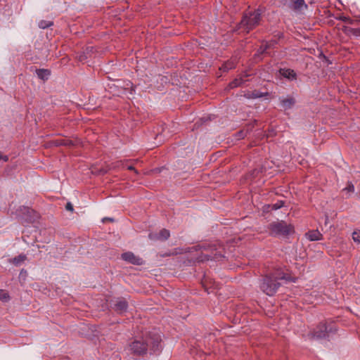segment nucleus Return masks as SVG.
<instances>
[{
	"instance_id": "f257e3e1",
	"label": "nucleus",
	"mask_w": 360,
	"mask_h": 360,
	"mask_svg": "<svg viewBox=\"0 0 360 360\" xmlns=\"http://www.w3.org/2000/svg\"><path fill=\"white\" fill-rule=\"evenodd\" d=\"M288 277L283 273L276 272L264 278L261 288L267 295H274L281 285L279 281L288 280Z\"/></svg>"
},
{
	"instance_id": "f03ea898",
	"label": "nucleus",
	"mask_w": 360,
	"mask_h": 360,
	"mask_svg": "<svg viewBox=\"0 0 360 360\" xmlns=\"http://www.w3.org/2000/svg\"><path fill=\"white\" fill-rule=\"evenodd\" d=\"M261 18L259 10L247 11L238 25V29H243L248 33L259 25Z\"/></svg>"
},
{
	"instance_id": "7ed1b4c3",
	"label": "nucleus",
	"mask_w": 360,
	"mask_h": 360,
	"mask_svg": "<svg viewBox=\"0 0 360 360\" xmlns=\"http://www.w3.org/2000/svg\"><path fill=\"white\" fill-rule=\"evenodd\" d=\"M128 350L134 355H143L148 350V342L146 340H134L129 344Z\"/></svg>"
},
{
	"instance_id": "20e7f679",
	"label": "nucleus",
	"mask_w": 360,
	"mask_h": 360,
	"mask_svg": "<svg viewBox=\"0 0 360 360\" xmlns=\"http://www.w3.org/2000/svg\"><path fill=\"white\" fill-rule=\"evenodd\" d=\"M292 226L284 221L274 222L269 225V231L274 236H285L292 231Z\"/></svg>"
},
{
	"instance_id": "39448f33",
	"label": "nucleus",
	"mask_w": 360,
	"mask_h": 360,
	"mask_svg": "<svg viewBox=\"0 0 360 360\" xmlns=\"http://www.w3.org/2000/svg\"><path fill=\"white\" fill-rule=\"evenodd\" d=\"M335 331V328L333 325L328 326L326 323H321L312 333V336L316 338H324L328 337L330 333Z\"/></svg>"
},
{
	"instance_id": "423d86ee",
	"label": "nucleus",
	"mask_w": 360,
	"mask_h": 360,
	"mask_svg": "<svg viewBox=\"0 0 360 360\" xmlns=\"http://www.w3.org/2000/svg\"><path fill=\"white\" fill-rule=\"evenodd\" d=\"M146 342H148V347L150 346L151 349L155 352L158 350H160L161 346V338L160 335L158 333H154L152 335H150L149 337H148L146 339Z\"/></svg>"
},
{
	"instance_id": "0eeeda50",
	"label": "nucleus",
	"mask_w": 360,
	"mask_h": 360,
	"mask_svg": "<svg viewBox=\"0 0 360 360\" xmlns=\"http://www.w3.org/2000/svg\"><path fill=\"white\" fill-rule=\"evenodd\" d=\"M121 258L125 262L131 264L141 265L143 264V260L141 257L135 255L131 252H127L122 254Z\"/></svg>"
},
{
	"instance_id": "6e6552de",
	"label": "nucleus",
	"mask_w": 360,
	"mask_h": 360,
	"mask_svg": "<svg viewBox=\"0 0 360 360\" xmlns=\"http://www.w3.org/2000/svg\"><path fill=\"white\" fill-rule=\"evenodd\" d=\"M170 236V233L167 229H163L158 233H150L148 237L153 240H165Z\"/></svg>"
},
{
	"instance_id": "1a4fd4ad",
	"label": "nucleus",
	"mask_w": 360,
	"mask_h": 360,
	"mask_svg": "<svg viewBox=\"0 0 360 360\" xmlns=\"http://www.w3.org/2000/svg\"><path fill=\"white\" fill-rule=\"evenodd\" d=\"M281 106L284 110H289L292 108L295 101L292 97L282 98L280 99Z\"/></svg>"
},
{
	"instance_id": "9d476101",
	"label": "nucleus",
	"mask_w": 360,
	"mask_h": 360,
	"mask_svg": "<svg viewBox=\"0 0 360 360\" xmlns=\"http://www.w3.org/2000/svg\"><path fill=\"white\" fill-rule=\"evenodd\" d=\"M306 237L311 241L321 240L322 234L317 230H313L306 233Z\"/></svg>"
},
{
	"instance_id": "9b49d317",
	"label": "nucleus",
	"mask_w": 360,
	"mask_h": 360,
	"mask_svg": "<svg viewBox=\"0 0 360 360\" xmlns=\"http://www.w3.org/2000/svg\"><path fill=\"white\" fill-rule=\"evenodd\" d=\"M291 7L295 11H301L302 8H307V5L304 0H291Z\"/></svg>"
},
{
	"instance_id": "f8f14e48",
	"label": "nucleus",
	"mask_w": 360,
	"mask_h": 360,
	"mask_svg": "<svg viewBox=\"0 0 360 360\" xmlns=\"http://www.w3.org/2000/svg\"><path fill=\"white\" fill-rule=\"evenodd\" d=\"M280 73L284 77L289 79H294L296 78V74L294 70L290 69H281Z\"/></svg>"
},
{
	"instance_id": "ddd939ff",
	"label": "nucleus",
	"mask_w": 360,
	"mask_h": 360,
	"mask_svg": "<svg viewBox=\"0 0 360 360\" xmlns=\"http://www.w3.org/2000/svg\"><path fill=\"white\" fill-rule=\"evenodd\" d=\"M115 310L119 313H122L127 310V302L124 300H120L115 305Z\"/></svg>"
},
{
	"instance_id": "4468645a",
	"label": "nucleus",
	"mask_w": 360,
	"mask_h": 360,
	"mask_svg": "<svg viewBox=\"0 0 360 360\" xmlns=\"http://www.w3.org/2000/svg\"><path fill=\"white\" fill-rule=\"evenodd\" d=\"M36 73L39 78L43 80L48 79L50 75V71L46 69H39L36 70Z\"/></svg>"
},
{
	"instance_id": "2eb2a0df",
	"label": "nucleus",
	"mask_w": 360,
	"mask_h": 360,
	"mask_svg": "<svg viewBox=\"0 0 360 360\" xmlns=\"http://www.w3.org/2000/svg\"><path fill=\"white\" fill-rule=\"evenodd\" d=\"M10 300L8 293L4 290H0V300L8 302Z\"/></svg>"
},
{
	"instance_id": "dca6fc26",
	"label": "nucleus",
	"mask_w": 360,
	"mask_h": 360,
	"mask_svg": "<svg viewBox=\"0 0 360 360\" xmlns=\"http://www.w3.org/2000/svg\"><path fill=\"white\" fill-rule=\"evenodd\" d=\"M25 259H26V256H25V255H19L18 257H16L13 258V264H15V265H18V264H20L21 262H24Z\"/></svg>"
},
{
	"instance_id": "f3484780",
	"label": "nucleus",
	"mask_w": 360,
	"mask_h": 360,
	"mask_svg": "<svg viewBox=\"0 0 360 360\" xmlns=\"http://www.w3.org/2000/svg\"><path fill=\"white\" fill-rule=\"evenodd\" d=\"M53 24L51 21L41 20L39 22V27L42 29L47 28Z\"/></svg>"
},
{
	"instance_id": "a211bd4d",
	"label": "nucleus",
	"mask_w": 360,
	"mask_h": 360,
	"mask_svg": "<svg viewBox=\"0 0 360 360\" xmlns=\"http://www.w3.org/2000/svg\"><path fill=\"white\" fill-rule=\"evenodd\" d=\"M242 79H236L232 82L229 84V86L231 88H235L236 86H238L241 84Z\"/></svg>"
},
{
	"instance_id": "6ab92c4d",
	"label": "nucleus",
	"mask_w": 360,
	"mask_h": 360,
	"mask_svg": "<svg viewBox=\"0 0 360 360\" xmlns=\"http://www.w3.org/2000/svg\"><path fill=\"white\" fill-rule=\"evenodd\" d=\"M352 238L355 242L360 243V231H354Z\"/></svg>"
},
{
	"instance_id": "aec40b11",
	"label": "nucleus",
	"mask_w": 360,
	"mask_h": 360,
	"mask_svg": "<svg viewBox=\"0 0 360 360\" xmlns=\"http://www.w3.org/2000/svg\"><path fill=\"white\" fill-rule=\"evenodd\" d=\"M283 202H278L275 204H273L271 205V207H272L273 210H278V209L281 208V207H283Z\"/></svg>"
},
{
	"instance_id": "412c9836",
	"label": "nucleus",
	"mask_w": 360,
	"mask_h": 360,
	"mask_svg": "<svg viewBox=\"0 0 360 360\" xmlns=\"http://www.w3.org/2000/svg\"><path fill=\"white\" fill-rule=\"evenodd\" d=\"M232 68H233V65L232 64L227 63V64L224 65L221 69L224 71H226V70H228L229 69H231Z\"/></svg>"
},
{
	"instance_id": "4be33fe9",
	"label": "nucleus",
	"mask_w": 360,
	"mask_h": 360,
	"mask_svg": "<svg viewBox=\"0 0 360 360\" xmlns=\"http://www.w3.org/2000/svg\"><path fill=\"white\" fill-rule=\"evenodd\" d=\"M345 189L349 192H353L354 191V186L353 184H349Z\"/></svg>"
},
{
	"instance_id": "5701e85b",
	"label": "nucleus",
	"mask_w": 360,
	"mask_h": 360,
	"mask_svg": "<svg viewBox=\"0 0 360 360\" xmlns=\"http://www.w3.org/2000/svg\"><path fill=\"white\" fill-rule=\"evenodd\" d=\"M65 208L67 210H69L70 212H72L73 211V206L70 203V202H68L66 206H65Z\"/></svg>"
},
{
	"instance_id": "b1692460",
	"label": "nucleus",
	"mask_w": 360,
	"mask_h": 360,
	"mask_svg": "<svg viewBox=\"0 0 360 360\" xmlns=\"http://www.w3.org/2000/svg\"><path fill=\"white\" fill-rule=\"evenodd\" d=\"M4 160V162H7L8 160V158L6 155H3L0 152V160Z\"/></svg>"
},
{
	"instance_id": "393cba45",
	"label": "nucleus",
	"mask_w": 360,
	"mask_h": 360,
	"mask_svg": "<svg viewBox=\"0 0 360 360\" xmlns=\"http://www.w3.org/2000/svg\"><path fill=\"white\" fill-rule=\"evenodd\" d=\"M103 221H113V219H111V218H105V219H103Z\"/></svg>"
},
{
	"instance_id": "a878e982",
	"label": "nucleus",
	"mask_w": 360,
	"mask_h": 360,
	"mask_svg": "<svg viewBox=\"0 0 360 360\" xmlns=\"http://www.w3.org/2000/svg\"><path fill=\"white\" fill-rule=\"evenodd\" d=\"M127 169L129 170H135V169L133 166H129V167H127Z\"/></svg>"
},
{
	"instance_id": "bb28decb",
	"label": "nucleus",
	"mask_w": 360,
	"mask_h": 360,
	"mask_svg": "<svg viewBox=\"0 0 360 360\" xmlns=\"http://www.w3.org/2000/svg\"><path fill=\"white\" fill-rule=\"evenodd\" d=\"M84 59V56H79V60L80 61H82Z\"/></svg>"
},
{
	"instance_id": "cd10ccee",
	"label": "nucleus",
	"mask_w": 360,
	"mask_h": 360,
	"mask_svg": "<svg viewBox=\"0 0 360 360\" xmlns=\"http://www.w3.org/2000/svg\"><path fill=\"white\" fill-rule=\"evenodd\" d=\"M60 144L68 145V142H67V141H65V142H63V143H60Z\"/></svg>"
},
{
	"instance_id": "c85d7f7f",
	"label": "nucleus",
	"mask_w": 360,
	"mask_h": 360,
	"mask_svg": "<svg viewBox=\"0 0 360 360\" xmlns=\"http://www.w3.org/2000/svg\"><path fill=\"white\" fill-rule=\"evenodd\" d=\"M348 22L352 24V20H348Z\"/></svg>"
},
{
	"instance_id": "c756f323",
	"label": "nucleus",
	"mask_w": 360,
	"mask_h": 360,
	"mask_svg": "<svg viewBox=\"0 0 360 360\" xmlns=\"http://www.w3.org/2000/svg\"><path fill=\"white\" fill-rule=\"evenodd\" d=\"M266 49V46H265V49L264 50H262L261 53L264 52Z\"/></svg>"
}]
</instances>
